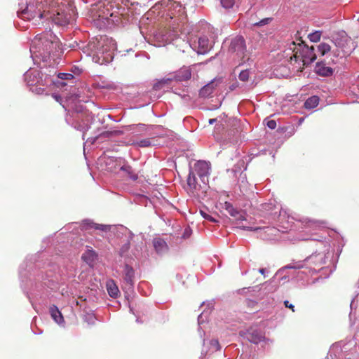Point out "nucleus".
I'll list each match as a JSON object with an SVG mask.
<instances>
[{"mask_svg": "<svg viewBox=\"0 0 359 359\" xmlns=\"http://www.w3.org/2000/svg\"><path fill=\"white\" fill-rule=\"evenodd\" d=\"M229 51L234 53L238 58H244L246 47L243 37L236 36L231 41Z\"/></svg>", "mask_w": 359, "mask_h": 359, "instance_id": "8", "label": "nucleus"}, {"mask_svg": "<svg viewBox=\"0 0 359 359\" xmlns=\"http://www.w3.org/2000/svg\"><path fill=\"white\" fill-rule=\"evenodd\" d=\"M259 273H262V274H264L265 270H264V269H260L259 270Z\"/></svg>", "mask_w": 359, "mask_h": 359, "instance_id": "45", "label": "nucleus"}, {"mask_svg": "<svg viewBox=\"0 0 359 359\" xmlns=\"http://www.w3.org/2000/svg\"><path fill=\"white\" fill-rule=\"evenodd\" d=\"M194 172L200 177L201 181H203V177L209 173L210 165L205 161H198L194 164Z\"/></svg>", "mask_w": 359, "mask_h": 359, "instance_id": "11", "label": "nucleus"}, {"mask_svg": "<svg viewBox=\"0 0 359 359\" xmlns=\"http://www.w3.org/2000/svg\"><path fill=\"white\" fill-rule=\"evenodd\" d=\"M266 125L270 129H275L276 127V122L274 120H270L267 121Z\"/></svg>", "mask_w": 359, "mask_h": 359, "instance_id": "41", "label": "nucleus"}, {"mask_svg": "<svg viewBox=\"0 0 359 359\" xmlns=\"http://www.w3.org/2000/svg\"><path fill=\"white\" fill-rule=\"evenodd\" d=\"M234 4L235 0H221L222 6L226 9L232 8Z\"/></svg>", "mask_w": 359, "mask_h": 359, "instance_id": "32", "label": "nucleus"}, {"mask_svg": "<svg viewBox=\"0 0 359 359\" xmlns=\"http://www.w3.org/2000/svg\"><path fill=\"white\" fill-rule=\"evenodd\" d=\"M304 266V264L302 262H297L293 264H290L285 266L286 269H302Z\"/></svg>", "mask_w": 359, "mask_h": 359, "instance_id": "34", "label": "nucleus"}, {"mask_svg": "<svg viewBox=\"0 0 359 359\" xmlns=\"http://www.w3.org/2000/svg\"><path fill=\"white\" fill-rule=\"evenodd\" d=\"M58 78L61 79H69L73 78V76L71 74L60 73L58 74Z\"/></svg>", "mask_w": 359, "mask_h": 359, "instance_id": "40", "label": "nucleus"}, {"mask_svg": "<svg viewBox=\"0 0 359 359\" xmlns=\"http://www.w3.org/2000/svg\"><path fill=\"white\" fill-rule=\"evenodd\" d=\"M217 83L215 81H212L205 86H204L199 91V95L203 97H207L210 96L214 91Z\"/></svg>", "mask_w": 359, "mask_h": 359, "instance_id": "15", "label": "nucleus"}, {"mask_svg": "<svg viewBox=\"0 0 359 359\" xmlns=\"http://www.w3.org/2000/svg\"><path fill=\"white\" fill-rule=\"evenodd\" d=\"M334 43L342 51L343 56L349 55L352 50L355 48L352 39L346 34L341 35L340 37L336 39Z\"/></svg>", "mask_w": 359, "mask_h": 359, "instance_id": "9", "label": "nucleus"}, {"mask_svg": "<svg viewBox=\"0 0 359 359\" xmlns=\"http://www.w3.org/2000/svg\"><path fill=\"white\" fill-rule=\"evenodd\" d=\"M76 304L77 306H79L80 307L81 309H83V311H87L86 299L83 298V297H79L76 300Z\"/></svg>", "mask_w": 359, "mask_h": 359, "instance_id": "29", "label": "nucleus"}, {"mask_svg": "<svg viewBox=\"0 0 359 359\" xmlns=\"http://www.w3.org/2000/svg\"><path fill=\"white\" fill-rule=\"evenodd\" d=\"M318 50L322 55H324L330 50V46L327 43H323L318 46Z\"/></svg>", "mask_w": 359, "mask_h": 359, "instance_id": "28", "label": "nucleus"}, {"mask_svg": "<svg viewBox=\"0 0 359 359\" xmlns=\"http://www.w3.org/2000/svg\"><path fill=\"white\" fill-rule=\"evenodd\" d=\"M172 81V79L170 78H163L159 81H158L156 83H154L153 88L155 90H161L164 86L169 85Z\"/></svg>", "mask_w": 359, "mask_h": 359, "instance_id": "25", "label": "nucleus"}, {"mask_svg": "<svg viewBox=\"0 0 359 359\" xmlns=\"http://www.w3.org/2000/svg\"><path fill=\"white\" fill-rule=\"evenodd\" d=\"M244 229H246L250 231H258V230H264V235H261L264 238H271L273 236H276L277 233L279 232V230L274 228V227H266V228H262V227H243Z\"/></svg>", "mask_w": 359, "mask_h": 359, "instance_id": "12", "label": "nucleus"}, {"mask_svg": "<svg viewBox=\"0 0 359 359\" xmlns=\"http://www.w3.org/2000/svg\"><path fill=\"white\" fill-rule=\"evenodd\" d=\"M319 103V97L318 96H311L309 97L304 102V107L308 109H313L318 106Z\"/></svg>", "mask_w": 359, "mask_h": 359, "instance_id": "21", "label": "nucleus"}, {"mask_svg": "<svg viewBox=\"0 0 359 359\" xmlns=\"http://www.w3.org/2000/svg\"><path fill=\"white\" fill-rule=\"evenodd\" d=\"M76 11L70 0H53L50 4L49 20L60 26H66L74 20Z\"/></svg>", "mask_w": 359, "mask_h": 359, "instance_id": "2", "label": "nucleus"}, {"mask_svg": "<svg viewBox=\"0 0 359 359\" xmlns=\"http://www.w3.org/2000/svg\"><path fill=\"white\" fill-rule=\"evenodd\" d=\"M130 247V242L128 241L125 244L122 245L120 249V255L121 256H124L129 250Z\"/></svg>", "mask_w": 359, "mask_h": 359, "instance_id": "33", "label": "nucleus"}, {"mask_svg": "<svg viewBox=\"0 0 359 359\" xmlns=\"http://www.w3.org/2000/svg\"><path fill=\"white\" fill-rule=\"evenodd\" d=\"M316 74L322 76H329L333 73L331 67L325 66L323 62H318L315 67Z\"/></svg>", "mask_w": 359, "mask_h": 359, "instance_id": "13", "label": "nucleus"}, {"mask_svg": "<svg viewBox=\"0 0 359 359\" xmlns=\"http://www.w3.org/2000/svg\"><path fill=\"white\" fill-rule=\"evenodd\" d=\"M200 213L203 216V217H204L205 219H208L209 221H211V222H215L216 221L212 216H210V215L207 214L206 212H205L203 210H201Z\"/></svg>", "mask_w": 359, "mask_h": 359, "instance_id": "39", "label": "nucleus"}, {"mask_svg": "<svg viewBox=\"0 0 359 359\" xmlns=\"http://www.w3.org/2000/svg\"><path fill=\"white\" fill-rule=\"evenodd\" d=\"M223 208L229 213L231 216L235 217L237 220L243 221L245 219L243 214L235 209L230 203L225 202Z\"/></svg>", "mask_w": 359, "mask_h": 359, "instance_id": "14", "label": "nucleus"}, {"mask_svg": "<svg viewBox=\"0 0 359 359\" xmlns=\"http://www.w3.org/2000/svg\"><path fill=\"white\" fill-rule=\"evenodd\" d=\"M325 224H326V222L324 221H309L308 226L313 227V226H321Z\"/></svg>", "mask_w": 359, "mask_h": 359, "instance_id": "37", "label": "nucleus"}, {"mask_svg": "<svg viewBox=\"0 0 359 359\" xmlns=\"http://www.w3.org/2000/svg\"><path fill=\"white\" fill-rule=\"evenodd\" d=\"M175 5V8H179V12L181 13L177 16L173 12L168 14L169 16L170 20L168 22L167 26L168 27L169 32L166 30L162 31V36H163V40L168 41L172 40V38L175 36V33L179 29L180 24L183 23L185 20V16L184 15V8H182V6L180 4L173 3L172 6Z\"/></svg>", "mask_w": 359, "mask_h": 359, "instance_id": "6", "label": "nucleus"}, {"mask_svg": "<svg viewBox=\"0 0 359 359\" xmlns=\"http://www.w3.org/2000/svg\"><path fill=\"white\" fill-rule=\"evenodd\" d=\"M290 49L292 50V55L290 57V62L294 60L295 62L301 60L304 66H307L312 63L316 59V54L314 51V47H311L304 44L303 41L296 45L295 42L291 43Z\"/></svg>", "mask_w": 359, "mask_h": 359, "instance_id": "5", "label": "nucleus"}, {"mask_svg": "<svg viewBox=\"0 0 359 359\" xmlns=\"http://www.w3.org/2000/svg\"><path fill=\"white\" fill-rule=\"evenodd\" d=\"M48 4V0H44L43 2H37L36 6H29L20 11H18V15L24 20H34L35 25H43L44 20H49L50 4Z\"/></svg>", "mask_w": 359, "mask_h": 359, "instance_id": "4", "label": "nucleus"}, {"mask_svg": "<svg viewBox=\"0 0 359 359\" xmlns=\"http://www.w3.org/2000/svg\"><path fill=\"white\" fill-rule=\"evenodd\" d=\"M321 34V31H315L314 32L309 34L308 35V38L312 42H318L320 40Z\"/></svg>", "mask_w": 359, "mask_h": 359, "instance_id": "27", "label": "nucleus"}, {"mask_svg": "<svg viewBox=\"0 0 359 359\" xmlns=\"http://www.w3.org/2000/svg\"><path fill=\"white\" fill-rule=\"evenodd\" d=\"M216 121H217L216 118H211V119L209 120V123L210 124H212V123H214Z\"/></svg>", "mask_w": 359, "mask_h": 359, "instance_id": "44", "label": "nucleus"}, {"mask_svg": "<svg viewBox=\"0 0 359 359\" xmlns=\"http://www.w3.org/2000/svg\"><path fill=\"white\" fill-rule=\"evenodd\" d=\"M200 183L194 171H190L187 180V191L196 197H201L206 192L207 184L203 180Z\"/></svg>", "mask_w": 359, "mask_h": 359, "instance_id": "7", "label": "nucleus"}, {"mask_svg": "<svg viewBox=\"0 0 359 359\" xmlns=\"http://www.w3.org/2000/svg\"><path fill=\"white\" fill-rule=\"evenodd\" d=\"M135 270L132 266L126 264L123 269V280L128 289H131L134 285Z\"/></svg>", "mask_w": 359, "mask_h": 359, "instance_id": "10", "label": "nucleus"}, {"mask_svg": "<svg viewBox=\"0 0 359 359\" xmlns=\"http://www.w3.org/2000/svg\"><path fill=\"white\" fill-rule=\"evenodd\" d=\"M60 50V40L51 32H47L36 35L32 41L30 51L36 57H41L46 60L51 55H54Z\"/></svg>", "mask_w": 359, "mask_h": 359, "instance_id": "1", "label": "nucleus"}, {"mask_svg": "<svg viewBox=\"0 0 359 359\" xmlns=\"http://www.w3.org/2000/svg\"><path fill=\"white\" fill-rule=\"evenodd\" d=\"M249 76L250 74L248 70H243L241 71V73L239 74V79L243 81H247L249 79Z\"/></svg>", "mask_w": 359, "mask_h": 359, "instance_id": "35", "label": "nucleus"}, {"mask_svg": "<svg viewBox=\"0 0 359 359\" xmlns=\"http://www.w3.org/2000/svg\"><path fill=\"white\" fill-rule=\"evenodd\" d=\"M264 336L259 332L255 331L249 334L248 339L254 344H258L264 340Z\"/></svg>", "mask_w": 359, "mask_h": 359, "instance_id": "23", "label": "nucleus"}, {"mask_svg": "<svg viewBox=\"0 0 359 359\" xmlns=\"http://www.w3.org/2000/svg\"><path fill=\"white\" fill-rule=\"evenodd\" d=\"M191 77V70L188 68L182 69L178 75L177 79L180 81H187Z\"/></svg>", "mask_w": 359, "mask_h": 359, "instance_id": "24", "label": "nucleus"}, {"mask_svg": "<svg viewBox=\"0 0 359 359\" xmlns=\"http://www.w3.org/2000/svg\"><path fill=\"white\" fill-rule=\"evenodd\" d=\"M136 144L140 147H147L151 145V142L150 139L147 138L137 142Z\"/></svg>", "mask_w": 359, "mask_h": 359, "instance_id": "30", "label": "nucleus"}, {"mask_svg": "<svg viewBox=\"0 0 359 359\" xmlns=\"http://www.w3.org/2000/svg\"><path fill=\"white\" fill-rule=\"evenodd\" d=\"M270 21H271V18H267L262 19V20H260L259 22L253 23V25L256 26V27H262L265 25H267L268 23H269Z\"/></svg>", "mask_w": 359, "mask_h": 359, "instance_id": "38", "label": "nucleus"}, {"mask_svg": "<svg viewBox=\"0 0 359 359\" xmlns=\"http://www.w3.org/2000/svg\"><path fill=\"white\" fill-rule=\"evenodd\" d=\"M52 97L59 103L62 102V97L61 96L57 95V94H53Z\"/></svg>", "mask_w": 359, "mask_h": 359, "instance_id": "43", "label": "nucleus"}, {"mask_svg": "<svg viewBox=\"0 0 359 359\" xmlns=\"http://www.w3.org/2000/svg\"><path fill=\"white\" fill-rule=\"evenodd\" d=\"M86 313L83 315V320L88 325H93L95 323L96 318L95 316L88 311H84Z\"/></svg>", "mask_w": 359, "mask_h": 359, "instance_id": "26", "label": "nucleus"}, {"mask_svg": "<svg viewBox=\"0 0 359 359\" xmlns=\"http://www.w3.org/2000/svg\"><path fill=\"white\" fill-rule=\"evenodd\" d=\"M97 255L96 252L93 250H87L82 255V259L88 264L89 266H93L95 262L96 261Z\"/></svg>", "mask_w": 359, "mask_h": 359, "instance_id": "16", "label": "nucleus"}, {"mask_svg": "<svg viewBox=\"0 0 359 359\" xmlns=\"http://www.w3.org/2000/svg\"><path fill=\"white\" fill-rule=\"evenodd\" d=\"M49 311L52 318L58 324L64 323V318L62 313L55 305L50 306Z\"/></svg>", "mask_w": 359, "mask_h": 359, "instance_id": "19", "label": "nucleus"}, {"mask_svg": "<svg viewBox=\"0 0 359 359\" xmlns=\"http://www.w3.org/2000/svg\"><path fill=\"white\" fill-rule=\"evenodd\" d=\"M120 170L125 172L126 176L133 181L137 179V175L133 172L132 168L129 165H123L120 168Z\"/></svg>", "mask_w": 359, "mask_h": 359, "instance_id": "22", "label": "nucleus"}, {"mask_svg": "<svg viewBox=\"0 0 359 359\" xmlns=\"http://www.w3.org/2000/svg\"><path fill=\"white\" fill-rule=\"evenodd\" d=\"M198 53L201 54L206 53L210 48L211 46L210 44L209 39L205 37H200L198 39Z\"/></svg>", "mask_w": 359, "mask_h": 359, "instance_id": "18", "label": "nucleus"}, {"mask_svg": "<svg viewBox=\"0 0 359 359\" xmlns=\"http://www.w3.org/2000/svg\"><path fill=\"white\" fill-rule=\"evenodd\" d=\"M92 224H95V223L90 220H85L83 221L82 226L84 229L90 230L93 229V226Z\"/></svg>", "mask_w": 359, "mask_h": 359, "instance_id": "36", "label": "nucleus"}, {"mask_svg": "<svg viewBox=\"0 0 359 359\" xmlns=\"http://www.w3.org/2000/svg\"><path fill=\"white\" fill-rule=\"evenodd\" d=\"M92 225L93 226V229H95V230H100L102 231H108L110 230V226L108 225L100 224H97V223H95V224H92Z\"/></svg>", "mask_w": 359, "mask_h": 359, "instance_id": "31", "label": "nucleus"}, {"mask_svg": "<svg viewBox=\"0 0 359 359\" xmlns=\"http://www.w3.org/2000/svg\"><path fill=\"white\" fill-rule=\"evenodd\" d=\"M48 72L47 73L39 69H30L26 72L25 79L27 84L31 87L32 93L42 95L45 93L46 88L53 83L52 76L55 72L53 70Z\"/></svg>", "mask_w": 359, "mask_h": 359, "instance_id": "3", "label": "nucleus"}, {"mask_svg": "<svg viewBox=\"0 0 359 359\" xmlns=\"http://www.w3.org/2000/svg\"><path fill=\"white\" fill-rule=\"evenodd\" d=\"M106 287L108 294L111 297L116 298L120 294L119 289L113 280L107 281Z\"/></svg>", "mask_w": 359, "mask_h": 359, "instance_id": "17", "label": "nucleus"}, {"mask_svg": "<svg viewBox=\"0 0 359 359\" xmlns=\"http://www.w3.org/2000/svg\"><path fill=\"white\" fill-rule=\"evenodd\" d=\"M153 245L158 253H162L167 250L166 242L161 238H156L153 240Z\"/></svg>", "mask_w": 359, "mask_h": 359, "instance_id": "20", "label": "nucleus"}, {"mask_svg": "<svg viewBox=\"0 0 359 359\" xmlns=\"http://www.w3.org/2000/svg\"><path fill=\"white\" fill-rule=\"evenodd\" d=\"M284 305L285 307L291 309L292 311V312H294V305L290 304L289 302V301H287V300L284 301Z\"/></svg>", "mask_w": 359, "mask_h": 359, "instance_id": "42", "label": "nucleus"}]
</instances>
